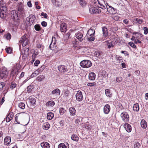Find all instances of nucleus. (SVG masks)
Masks as SVG:
<instances>
[{
  "label": "nucleus",
  "mask_w": 148,
  "mask_h": 148,
  "mask_svg": "<svg viewBox=\"0 0 148 148\" xmlns=\"http://www.w3.org/2000/svg\"><path fill=\"white\" fill-rule=\"evenodd\" d=\"M36 19L35 16L32 14L30 15L29 17L27 18L26 23L27 26H29L33 23Z\"/></svg>",
  "instance_id": "nucleus-1"
},
{
  "label": "nucleus",
  "mask_w": 148,
  "mask_h": 148,
  "mask_svg": "<svg viewBox=\"0 0 148 148\" xmlns=\"http://www.w3.org/2000/svg\"><path fill=\"white\" fill-rule=\"evenodd\" d=\"M80 64L83 68H88L92 66V63L90 61L88 60H84L81 61Z\"/></svg>",
  "instance_id": "nucleus-2"
},
{
  "label": "nucleus",
  "mask_w": 148,
  "mask_h": 148,
  "mask_svg": "<svg viewBox=\"0 0 148 148\" xmlns=\"http://www.w3.org/2000/svg\"><path fill=\"white\" fill-rule=\"evenodd\" d=\"M21 43H22L23 47H25L27 45L29 42V39L28 38V36L26 34H25L21 37V40L19 41Z\"/></svg>",
  "instance_id": "nucleus-3"
},
{
  "label": "nucleus",
  "mask_w": 148,
  "mask_h": 148,
  "mask_svg": "<svg viewBox=\"0 0 148 148\" xmlns=\"http://www.w3.org/2000/svg\"><path fill=\"white\" fill-rule=\"evenodd\" d=\"M106 5L107 9V11L108 12V14H114L117 12V10L116 9L111 6L109 5L107 3L106 4Z\"/></svg>",
  "instance_id": "nucleus-4"
},
{
  "label": "nucleus",
  "mask_w": 148,
  "mask_h": 148,
  "mask_svg": "<svg viewBox=\"0 0 148 148\" xmlns=\"http://www.w3.org/2000/svg\"><path fill=\"white\" fill-rule=\"evenodd\" d=\"M19 13L14 10L12 11L11 12V16L12 19L14 21L18 22L19 20V16H18Z\"/></svg>",
  "instance_id": "nucleus-5"
},
{
  "label": "nucleus",
  "mask_w": 148,
  "mask_h": 148,
  "mask_svg": "<svg viewBox=\"0 0 148 148\" xmlns=\"http://www.w3.org/2000/svg\"><path fill=\"white\" fill-rule=\"evenodd\" d=\"M121 116L122 120L124 122H127L129 120V116L126 112H123L121 114Z\"/></svg>",
  "instance_id": "nucleus-6"
},
{
  "label": "nucleus",
  "mask_w": 148,
  "mask_h": 148,
  "mask_svg": "<svg viewBox=\"0 0 148 148\" xmlns=\"http://www.w3.org/2000/svg\"><path fill=\"white\" fill-rule=\"evenodd\" d=\"M8 75V72L7 69L5 68L1 69L0 71V78L1 79H5L6 77Z\"/></svg>",
  "instance_id": "nucleus-7"
},
{
  "label": "nucleus",
  "mask_w": 148,
  "mask_h": 148,
  "mask_svg": "<svg viewBox=\"0 0 148 148\" xmlns=\"http://www.w3.org/2000/svg\"><path fill=\"white\" fill-rule=\"evenodd\" d=\"M89 12L91 14H97L100 12L101 11L99 8L96 7H92L90 8L89 9Z\"/></svg>",
  "instance_id": "nucleus-8"
},
{
  "label": "nucleus",
  "mask_w": 148,
  "mask_h": 148,
  "mask_svg": "<svg viewBox=\"0 0 148 148\" xmlns=\"http://www.w3.org/2000/svg\"><path fill=\"white\" fill-rule=\"evenodd\" d=\"M24 119V116L21 113L17 114L16 115L15 120V121L18 124H20V121H22Z\"/></svg>",
  "instance_id": "nucleus-9"
},
{
  "label": "nucleus",
  "mask_w": 148,
  "mask_h": 148,
  "mask_svg": "<svg viewBox=\"0 0 148 148\" xmlns=\"http://www.w3.org/2000/svg\"><path fill=\"white\" fill-rule=\"evenodd\" d=\"M77 101H80L83 99L82 93L80 90L78 91L75 95Z\"/></svg>",
  "instance_id": "nucleus-10"
},
{
  "label": "nucleus",
  "mask_w": 148,
  "mask_h": 148,
  "mask_svg": "<svg viewBox=\"0 0 148 148\" xmlns=\"http://www.w3.org/2000/svg\"><path fill=\"white\" fill-rule=\"evenodd\" d=\"M20 69V66L19 64L15 65L14 67V69L12 71L11 75L14 76V74L18 71Z\"/></svg>",
  "instance_id": "nucleus-11"
},
{
  "label": "nucleus",
  "mask_w": 148,
  "mask_h": 148,
  "mask_svg": "<svg viewBox=\"0 0 148 148\" xmlns=\"http://www.w3.org/2000/svg\"><path fill=\"white\" fill-rule=\"evenodd\" d=\"M55 39V37H52V41L49 45V48L50 49L52 50H54L56 53L57 52V51H56V49H57V46L56 45V42L55 40L54 42H53V38Z\"/></svg>",
  "instance_id": "nucleus-12"
},
{
  "label": "nucleus",
  "mask_w": 148,
  "mask_h": 148,
  "mask_svg": "<svg viewBox=\"0 0 148 148\" xmlns=\"http://www.w3.org/2000/svg\"><path fill=\"white\" fill-rule=\"evenodd\" d=\"M58 68L59 71L62 73H65L68 71L66 66L64 65H59L58 66Z\"/></svg>",
  "instance_id": "nucleus-13"
},
{
  "label": "nucleus",
  "mask_w": 148,
  "mask_h": 148,
  "mask_svg": "<svg viewBox=\"0 0 148 148\" xmlns=\"http://www.w3.org/2000/svg\"><path fill=\"white\" fill-rule=\"evenodd\" d=\"M27 100H29V101L31 106H34L36 105V100L34 97L32 96H30L29 97V98Z\"/></svg>",
  "instance_id": "nucleus-14"
},
{
  "label": "nucleus",
  "mask_w": 148,
  "mask_h": 148,
  "mask_svg": "<svg viewBox=\"0 0 148 148\" xmlns=\"http://www.w3.org/2000/svg\"><path fill=\"white\" fill-rule=\"evenodd\" d=\"M110 106L107 104L103 108V112L106 114H108L110 112Z\"/></svg>",
  "instance_id": "nucleus-15"
},
{
  "label": "nucleus",
  "mask_w": 148,
  "mask_h": 148,
  "mask_svg": "<svg viewBox=\"0 0 148 148\" xmlns=\"http://www.w3.org/2000/svg\"><path fill=\"white\" fill-rule=\"evenodd\" d=\"M14 113L13 112H11L8 115H7L6 118H5L4 121L5 119L6 121L7 122H10L11 120H12L13 117Z\"/></svg>",
  "instance_id": "nucleus-16"
},
{
  "label": "nucleus",
  "mask_w": 148,
  "mask_h": 148,
  "mask_svg": "<svg viewBox=\"0 0 148 148\" xmlns=\"http://www.w3.org/2000/svg\"><path fill=\"white\" fill-rule=\"evenodd\" d=\"M11 138L10 136H6L4 139V144L6 145H8L10 143Z\"/></svg>",
  "instance_id": "nucleus-17"
},
{
  "label": "nucleus",
  "mask_w": 148,
  "mask_h": 148,
  "mask_svg": "<svg viewBox=\"0 0 148 148\" xmlns=\"http://www.w3.org/2000/svg\"><path fill=\"white\" fill-rule=\"evenodd\" d=\"M69 112L71 116H74L76 114V111L73 107H71L69 108Z\"/></svg>",
  "instance_id": "nucleus-18"
},
{
  "label": "nucleus",
  "mask_w": 148,
  "mask_h": 148,
  "mask_svg": "<svg viewBox=\"0 0 148 148\" xmlns=\"http://www.w3.org/2000/svg\"><path fill=\"white\" fill-rule=\"evenodd\" d=\"M76 38L80 41H82L83 39V34L81 32H78L75 34Z\"/></svg>",
  "instance_id": "nucleus-19"
},
{
  "label": "nucleus",
  "mask_w": 148,
  "mask_h": 148,
  "mask_svg": "<svg viewBox=\"0 0 148 148\" xmlns=\"http://www.w3.org/2000/svg\"><path fill=\"white\" fill-rule=\"evenodd\" d=\"M40 146L42 148H50V145L48 142H43L40 144Z\"/></svg>",
  "instance_id": "nucleus-20"
},
{
  "label": "nucleus",
  "mask_w": 148,
  "mask_h": 148,
  "mask_svg": "<svg viewBox=\"0 0 148 148\" xmlns=\"http://www.w3.org/2000/svg\"><path fill=\"white\" fill-rule=\"evenodd\" d=\"M60 30L62 32H64L66 30V24L65 23H61L60 25Z\"/></svg>",
  "instance_id": "nucleus-21"
},
{
  "label": "nucleus",
  "mask_w": 148,
  "mask_h": 148,
  "mask_svg": "<svg viewBox=\"0 0 148 148\" xmlns=\"http://www.w3.org/2000/svg\"><path fill=\"white\" fill-rule=\"evenodd\" d=\"M19 14V17L21 16V14L24 12L23 8L22 5L20 4L18 8V11H16Z\"/></svg>",
  "instance_id": "nucleus-22"
},
{
  "label": "nucleus",
  "mask_w": 148,
  "mask_h": 148,
  "mask_svg": "<svg viewBox=\"0 0 148 148\" xmlns=\"http://www.w3.org/2000/svg\"><path fill=\"white\" fill-rule=\"evenodd\" d=\"M143 22V19L138 18H134L133 21L134 24H141Z\"/></svg>",
  "instance_id": "nucleus-23"
},
{
  "label": "nucleus",
  "mask_w": 148,
  "mask_h": 148,
  "mask_svg": "<svg viewBox=\"0 0 148 148\" xmlns=\"http://www.w3.org/2000/svg\"><path fill=\"white\" fill-rule=\"evenodd\" d=\"M124 127L127 132H131L132 127L130 124L128 123H125L124 125Z\"/></svg>",
  "instance_id": "nucleus-24"
},
{
  "label": "nucleus",
  "mask_w": 148,
  "mask_h": 148,
  "mask_svg": "<svg viewBox=\"0 0 148 148\" xmlns=\"http://www.w3.org/2000/svg\"><path fill=\"white\" fill-rule=\"evenodd\" d=\"M96 75L93 72H91L88 75V78L90 80H94L95 79Z\"/></svg>",
  "instance_id": "nucleus-25"
},
{
  "label": "nucleus",
  "mask_w": 148,
  "mask_h": 148,
  "mask_svg": "<svg viewBox=\"0 0 148 148\" xmlns=\"http://www.w3.org/2000/svg\"><path fill=\"white\" fill-rule=\"evenodd\" d=\"M60 92V90L58 88H56L52 91L51 93L52 95H59Z\"/></svg>",
  "instance_id": "nucleus-26"
},
{
  "label": "nucleus",
  "mask_w": 148,
  "mask_h": 148,
  "mask_svg": "<svg viewBox=\"0 0 148 148\" xmlns=\"http://www.w3.org/2000/svg\"><path fill=\"white\" fill-rule=\"evenodd\" d=\"M58 148H69V144L67 143H60L58 146Z\"/></svg>",
  "instance_id": "nucleus-27"
},
{
  "label": "nucleus",
  "mask_w": 148,
  "mask_h": 148,
  "mask_svg": "<svg viewBox=\"0 0 148 148\" xmlns=\"http://www.w3.org/2000/svg\"><path fill=\"white\" fill-rule=\"evenodd\" d=\"M95 31L94 29H90L88 30L87 34V36H92L94 35Z\"/></svg>",
  "instance_id": "nucleus-28"
},
{
  "label": "nucleus",
  "mask_w": 148,
  "mask_h": 148,
  "mask_svg": "<svg viewBox=\"0 0 148 148\" xmlns=\"http://www.w3.org/2000/svg\"><path fill=\"white\" fill-rule=\"evenodd\" d=\"M42 127L44 129L47 130L50 128V125L48 122H45L43 124Z\"/></svg>",
  "instance_id": "nucleus-29"
},
{
  "label": "nucleus",
  "mask_w": 148,
  "mask_h": 148,
  "mask_svg": "<svg viewBox=\"0 0 148 148\" xmlns=\"http://www.w3.org/2000/svg\"><path fill=\"white\" fill-rule=\"evenodd\" d=\"M103 35L106 37L108 35V29L106 27H103L102 29Z\"/></svg>",
  "instance_id": "nucleus-30"
},
{
  "label": "nucleus",
  "mask_w": 148,
  "mask_h": 148,
  "mask_svg": "<svg viewBox=\"0 0 148 148\" xmlns=\"http://www.w3.org/2000/svg\"><path fill=\"white\" fill-rule=\"evenodd\" d=\"M140 125L141 127L143 128H146L147 126V122L144 120H142L140 122Z\"/></svg>",
  "instance_id": "nucleus-31"
},
{
  "label": "nucleus",
  "mask_w": 148,
  "mask_h": 148,
  "mask_svg": "<svg viewBox=\"0 0 148 148\" xmlns=\"http://www.w3.org/2000/svg\"><path fill=\"white\" fill-rule=\"evenodd\" d=\"M133 110L134 111L138 112L139 110V107L138 103L134 104L133 107Z\"/></svg>",
  "instance_id": "nucleus-32"
},
{
  "label": "nucleus",
  "mask_w": 148,
  "mask_h": 148,
  "mask_svg": "<svg viewBox=\"0 0 148 148\" xmlns=\"http://www.w3.org/2000/svg\"><path fill=\"white\" fill-rule=\"evenodd\" d=\"M52 3L53 5L57 6H61L62 4V0H57L56 1H54Z\"/></svg>",
  "instance_id": "nucleus-33"
},
{
  "label": "nucleus",
  "mask_w": 148,
  "mask_h": 148,
  "mask_svg": "<svg viewBox=\"0 0 148 148\" xmlns=\"http://www.w3.org/2000/svg\"><path fill=\"white\" fill-rule=\"evenodd\" d=\"M54 114L51 112H49L47 114V118L48 119L51 120L54 117Z\"/></svg>",
  "instance_id": "nucleus-34"
},
{
  "label": "nucleus",
  "mask_w": 148,
  "mask_h": 148,
  "mask_svg": "<svg viewBox=\"0 0 148 148\" xmlns=\"http://www.w3.org/2000/svg\"><path fill=\"white\" fill-rule=\"evenodd\" d=\"M45 78V76L44 75H40L37 78V80L38 82H40L43 80Z\"/></svg>",
  "instance_id": "nucleus-35"
},
{
  "label": "nucleus",
  "mask_w": 148,
  "mask_h": 148,
  "mask_svg": "<svg viewBox=\"0 0 148 148\" xmlns=\"http://www.w3.org/2000/svg\"><path fill=\"white\" fill-rule=\"evenodd\" d=\"M107 45L108 46V47L109 49H110L111 47H113L114 46V44L113 43V42L111 41H108Z\"/></svg>",
  "instance_id": "nucleus-36"
},
{
  "label": "nucleus",
  "mask_w": 148,
  "mask_h": 148,
  "mask_svg": "<svg viewBox=\"0 0 148 148\" xmlns=\"http://www.w3.org/2000/svg\"><path fill=\"white\" fill-rule=\"evenodd\" d=\"M6 16V13L4 11L0 12V17L2 19H4Z\"/></svg>",
  "instance_id": "nucleus-37"
},
{
  "label": "nucleus",
  "mask_w": 148,
  "mask_h": 148,
  "mask_svg": "<svg viewBox=\"0 0 148 148\" xmlns=\"http://www.w3.org/2000/svg\"><path fill=\"white\" fill-rule=\"evenodd\" d=\"M55 103L53 101H51L48 102L46 104L48 107H52L55 105Z\"/></svg>",
  "instance_id": "nucleus-38"
},
{
  "label": "nucleus",
  "mask_w": 148,
  "mask_h": 148,
  "mask_svg": "<svg viewBox=\"0 0 148 148\" xmlns=\"http://www.w3.org/2000/svg\"><path fill=\"white\" fill-rule=\"evenodd\" d=\"M105 92L106 95L109 97H111L112 95L110 90L108 89H106L105 90Z\"/></svg>",
  "instance_id": "nucleus-39"
},
{
  "label": "nucleus",
  "mask_w": 148,
  "mask_h": 148,
  "mask_svg": "<svg viewBox=\"0 0 148 148\" xmlns=\"http://www.w3.org/2000/svg\"><path fill=\"white\" fill-rule=\"evenodd\" d=\"M25 104L21 102L18 104V107L21 109H24L25 108Z\"/></svg>",
  "instance_id": "nucleus-40"
},
{
  "label": "nucleus",
  "mask_w": 148,
  "mask_h": 148,
  "mask_svg": "<svg viewBox=\"0 0 148 148\" xmlns=\"http://www.w3.org/2000/svg\"><path fill=\"white\" fill-rule=\"evenodd\" d=\"M80 5L82 7L85 6L86 4V1L84 0H78Z\"/></svg>",
  "instance_id": "nucleus-41"
},
{
  "label": "nucleus",
  "mask_w": 148,
  "mask_h": 148,
  "mask_svg": "<svg viewBox=\"0 0 148 148\" xmlns=\"http://www.w3.org/2000/svg\"><path fill=\"white\" fill-rule=\"evenodd\" d=\"M94 36V35H92L91 36L89 35L87 36L88 40L90 41H93L95 40V37Z\"/></svg>",
  "instance_id": "nucleus-42"
},
{
  "label": "nucleus",
  "mask_w": 148,
  "mask_h": 148,
  "mask_svg": "<svg viewBox=\"0 0 148 148\" xmlns=\"http://www.w3.org/2000/svg\"><path fill=\"white\" fill-rule=\"evenodd\" d=\"M34 29L37 31H39L41 29L40 26L39 24H36L34 26Z\"/></svg>",
  "instance_id": "nucleus-43"
},
{
  "label": "nucleus",
  "mask_w": 148,
  "mask_h": 148,
  "mask_svg": "<svg viewBox=\"0 0 148 148\" xmlns=\"http://www.w3.org/2000/svg\"><path fill=\"white\" fill-rule=\"evenodd\" d=\"M71 139L75 141H77L78 140V137L77 135H73L71 137Z\"/></svg>",
  "instance_id": "nucleus-44"
},
{
  "label": "nucleus",
  "mask_w": 148,
  "mask_h": 148,
  "mask_svg": "<svg viewBox=\"0 0 148 148\" xmlns=\"http://www.w3.org/2000/svg\"><path fill=\"white\" fill-rule=\"evenodd\" d=\"M66 110L63 108H59V112L61 115H62L65 113Z\"/></svg>",
  "instance_id": "nucleus-45"
},
{
  "label": "nucleus",
  "mask_w": 148,
  "mask_h": 148,
  "mask_svg": "<svg viewBox=\"0 0 148 148\" xmlns=\"http://www.w3.org/2000/svg\"><path fill=\"white\" fill-rule=\"evenodd\" d=\"M140 146V145L138 142L136 141L135 142L134 145V148H139Z\"/></svg>",
  "instance_id": "nucleus-46"
},
{
  "label": "nucleus",
  "mask_w": 148,
  "mask_h": 148,
  "mask_svg": "<svg viewBox=\"0 0 148 148\" xmlns=\"http://www.w3.org/2000/svg\"><path fill=\"white\" fill-rule=\"evenodd\" d=\"M1 6V7L0 8V11L5 12L7 10V8L5 5L3 4V5H2Z\"/></svg>",
  "instance_id": "nucleus-47"
},
{
  "label": "nucleus",
  "mask_w": 148,
  "mask_h": 148,
  "mask_svg": "<svg viewBox=\"0 0 148 148\" xmlns=\"http://www.w3.org/2000/svg\"><path fill=\"white\" fill-rule=\"evenodd\" d=\"M94 54L95 56L98 58H99L101 55V52L99 51H95Z\"/></svg>",
  "instance_id": "nucleus-48"
},
{
  "label": "nucleus",
  "mask_w": 148,
  "mask_h": 148,
  "mask_svg": "<svg viewBox=\"0 0 148 148\" xmlns=\"http://www.w3.org/2000/svg\"><path fill=\"white\" fill-rule=\"evenodd\" d=\"M34 88V86L33 85H30L28 86L27 88V90L28 92H30Z\"/></svg>",
  "instance_id": "nucleus-49"
},
{
  "label": "nucleus",
  "mask_w": 148,
  "mask_h": 148,
  "mask_svg": "<svg viewBox=\"0 0 148 148\" xmlns=\"http://www.w3.org/2000/svg\"><path fill=\"white\" fill-rule=\"evenodd\" d=\"M23 51H24V55L25 56H27L28 55L29 51V49L28 48H26Z\"/></svg>",
  "instance_id": "nucleus-50"
},
{
  "label": "nucleus",
  "mask_w": 148,
  "mask_h": 148,
  "mask_svg": "<svg viewBox=\"0 0 148 148\" xmlns=\"http://www.w3.org/2000/svg\"><path fill=\"white\" fill-rule=\"evenodd\" d=\"M5 85V83L4 82H0V91L2 90Z\"/></svg>",
  "instance_id": "nucleus-51"
},
{
  "label": "nucleus",
  "mask_w": 148,
  "mask_h": 148,
  "mask_svg": "<svg viewBox=\"0 0 148 148\" xmlns=\"http://www.w3.org/2000/svg\"><path fill=\"white\" fill-rule=\"evenodd\" d=\"M4 37L7 40H9L11 38V35L10 33H8L5 35Z\"/></svg>",
  "instance_id": "nucleus-52"
},
{
  "label": "nucleus",
  "mask_w": 148,
  "mask_h": 148,
  "mask_svg": "<svg viewBox=\"0 0 148 148\" xmlns=\"http://www.w3.org/2000/svg\"><path fill=\"white\" fill-rule=\"evenodd\" d=\"M112 18L114 20L118 21L119 18V17L118 15H114L112 16Z\"/></svg>",
  "instance_id": "nucleus-53"
},
{
  "label": "nucleus",
  "mask_w": 148,
  "mask_h": 148,
  "mask_svg": "<svg viewBox=\"0 0 148 148\" xmlns=\"http://www.w3.org/2000/svg\"><path fill=\"white\" fill-rule=\"evenodd\" d=\"M5 50L6 52L8 53H10L12 51V49L10 47H8L5 49Z\"/></svg>",
  "instance_id": "nucleus-54"
},
{
  "label": "nucleus",
  "mask_w": 148,
  "mask_h": 148,
  "mask_svg": "<svg viewBox=\"0 0 148 148\" xmlns=\"http://www.w3.org/2000/svg\"><path fill=\"white\" fill-rule=\"evenodd\" d=\"M122 57L121 56L119 55H116V59L117 60H119V62L122 60Z\"/></svg>",
  "instance_id": "nucleus-55"
},
{
  "label": "nucleus",
  "mask_w": 148,
  "mask_h": 148,
  "mask_svg": "<svg viewBox=\"0 0 148 148\" xmlns=\"http://www.w3.org/2000/svg\"><path fill=\"white\" fill-rule=\"evenodd\" d=\"M144 33L145 34H147L148 33V28L146 27L143 28Z\"/></svg>",
  "instance_id": "nucleus-56"
},
{
  "label": "nucleus",
  "mask_w": 148,
  "mask_h": 148,
  "mask_svg": "<svg viewBox=\"0 0 148 148\" xmlns=\"http://www.w3.org/2000/svg\"><path fill=\"white\" fill-rule=\"evenodd\" d=\"M129 44L134 48H135L136 47V46L132 42H129Z\"/></svg>",
  "instance_id": "nucleus-57"
},
{
  "label": "nucleus",
  "mask_w": 148,
  "mask_h": 148,
  "mask_svg": "<svg viewBox=\"0 0 148 148\" xmlns=\"http://www.w3.org/2000/svg\"><path fill=\"white\" fill-rule=\"evenodd\" d=\"M122 80V78L121 77H117L116 79V81L117 82H120Z\"/></svg>",
  "instance_id": "nucleus-58"
},
{
  "label": "nucleus",
  "mask_w": 148,
  "mask_h": 148,
  "mask_svg": "<svg viewBox=\"0 0 148 148\" xmlns=\"http://www.w3.org/2000/svg\"><path fill=\"white\" fill-rule=\"evenodd\" d=\"M100 6H99V8H102L103 9H106V7L102 4L100 2V3L99 4Z\"/></svg>",
  "instance_id": "nucleus-59"
},
{
  "label": "nucleus",
  "mask_w": 148,
  "mask_h": 148,
  "mask_svg": "<svg viewBox=\"0 0 148 148\" xmlns=\"http://www.w3.org/2000/svg\"><path fill=\"white\" fill-rule=\"evenodd\" d=\"M16 84L12 83L10 86V88H11L13 89L16 87Z\"/></svg>",
  "instance_id": "nucleus-60"
},
{
  "label": "nucleus",
  "mask_w": 148,
  "mask_h": 148,
  "mask_svg": "<svg viewBox=\"0 0 148 148\" xmlns=\"http://www.w3.org/2000/svg\"><path fill=\"white\" fill-rule=\"evenodd\" d=\"M96 84L95 82L89 83L87 84L88 86H93L95 85Z\"/></svg>",
  "instance_id": "nucleus-61"
},
{
  "label": "nucleus",
  "mask_w": 148,
  "mask_h": 148,
  "mask_svg": "<svg viewBox=\"0 0 148 148\" xmlns=\"http://www.w3.org/2000/svg\"><path fill=\"white\" fill-rule=\"evenodd\" d=\"M41 15L42 16H43L44 18H47V14L45 13H44L43 12H42L41 13Z\"/></svg>",
  "instance_id": "nucleus-62"
},
{
  "label": "nucleus",
  "mask_w": 148,
  "mask_h": 148,
  "mask_svg": "<svg viewBox=\"0 0 148 148\" xmlns=\"http://www.w3.org/2000/svg\"><path fill=\"white\" fill-rule=\"evenodd\" d=\"M40 63V61L38 60H37L35 61L34 64L35 66H37Z\"/></svg>",
  "instance_id": "nucleus-63"
},
{
  "label": "nucleus",
  "mask_w": 148,
  "mask_h": 148,
  "mask_svg": "<svg viewBox=\"0 0 148 148\" xmlns=\"http://www.w3.org/2000/svg\"><path fill=\"white\" fill-rule=\"evenodd\" d=\"M41 24L42 26L44 27H46L47 25V22L44 21L42 22Z\"/></svg>",
  "instance_id": "nucleus-64"
}]
</instances>
